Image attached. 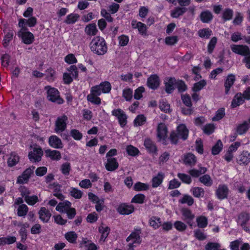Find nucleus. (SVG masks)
I'll use <instances>...</instances> for the list:
<instances>
[{"label":"nucleus","mask_w":250,"mask_h":250,"mask_svg":"<svg viewBox=\"0 0 250 250\" xmlns=\"http://www.w3.org/2000/svg\"><path fill=\"white\" fill-rule=\"evenodd\" d=\"M91 51L98 55H103L107 51V47L103 38L96 36L90 43Z\"/></svg>","instance_id":"obj_1"},{"label":"nucleus","mask_w":250,"mask_h":250,"mask_svg":"<svg viewBox=\"0 0 250 250\" xmlns=\"http://www.w3.org/2000/svg\"><path fill=\"white\" fill-rule=\"evenodd\" d=\"M176 133L172 131L170 133L169 139L172 144L176 145L179 138H181L183 140H186L188 137V130L184 124H181L177 127Z\"/></svg>","instance_id":"obj_2"},{"label":"nucleus","mask_w":250,"mask_h":250,"mask_svg":"<svg viewBox=\"0 0 250 250\" xmlns=\"http://www.w3.org/2000/svg\"><path fill=\"white\" fill-rule=\"evenodd\" d=\"M44 88L47 90V98L49 101L58 104L63 103V100L60 97L59 92L57 89L50 86H46Z\"/></svg>","instance_id":"obj_3"},{"label":"nucleus","mask_w":250,"mask_h":250,"mask_svg":"<svg viewBox=\"0 0 250 250\" xmlns=\"http://www.w3.org/2000/svg\"><path fill=\"white\" fill-rule=\"evenodd\" d=\"M157 136L159 141L162 142L164 145H167L166 138L167 137V128L164 123H160L158 125L157 128Z\"/></svg>","instance_id":"obj_4"},{"label":"nucleus","mask_w":250,"mask_h":250,"mask_svg":"<svg viewBox=\"0 0 250 250\" xmlns=\"http://www.w3.org/2000/svg\"><path fill=\"white\" fill-rule=\"evenodd\" d=\"M182 213V219L186 222L191 227L193 226V221L195 218V215L192 211L187 208H183L181 210Z\"/></svg>","instance_id":"obj_5"},{"label":"nucleus","mask_w":250,"mask_h":250,"mask_svg":"<svg viewBox=\"0 0 250 250\" xmlns=\"http://www.w3.org/2000/svg\"><path fill=\"white\" fill-rule=\"evenodd\" d=\"M230 48L231 50L236 54L245 57L250 55V50L247 45L232 44Z\"/></svg>","instance_id":"obj_6"},{"label":"nucleus","mask_w":250,"mask_h":250,"mask_svg":"<svg viewBox=\"0 0 250 250\" xmlns=\"http://www.w3.org/2000/svg\"><path fill=\"white\" fill-rule=\"evenodd\" d=\"M112 114L118 118L119 124L122 127L126 125L127 116L123 110L120 108L114 109L112 111Z\"/></svg>","instance_id":"obj_7"},{"label":"nucleus","mask_w":250,"mask_h":250,"mask_svg":"<svg viewBox=\"0 0 250 250\" xmlns=\"http://www.w3.org/2000/svg\"><path fill=\"white\" fill-rule=\"evenodd\" d=\"M34 167H29L25 169L22 174L17 178V183L24 184L27 183L31 175L33 173Z\"/></svg>","instance_id":"obj_8"},{"label":"nucleus","mask_w":250,"mask_h":250,"mask_svg":"<svg viewBox=\"0 0 250 250\" xmlns=\"http://www.w3.org/2000/svg\"><path fill=\"white\" fill-rule=\"evenodd\" d=\"M18 35L21 37L22 42L26 44H31L34 41V36L33 34L27 30L19 31L18 32Z\"/></svg>","instance_id":"obj_9"},{"label":"nucleus","mask_w":250,"mask_h":250,"mask_svg":"<svg viewBox=\"0 0 250 250\" xmlns=\"http://www.w3.org/2000/svg\"><path fill=\"white\" fill-rule=\"evenodd\" d=\"M229 189L228 186L222 184L219 185L216 190V195L220 200H223L228 198Z\"/></svg>","instance_id":"obj_10"},{"label":"nucleus","mask_w":250,"mask_h":250,"mask_svg":"<svg viewBox=\"0 0 250 250\" xmlns=\"http://www.w3.org/2000/svg\"><path fill=\"white\" fill-rule=\"evenodd\" d=\"M67 117L63 115L62 117H58L55 122V131L58 132H62L65 130L66 126V121Z\"/></svg>","instance_id":"obj_11"},{"label":"nucleus","mask_w":250,"mask_h":250,"mask_svg":"<svg viewBox=\"0 0 250 250\" xmlns=\"http://www.w3.org/2000/svg\"><path fill=\"white\" fill-rule=\"evenodd\" d=\"M42 155L43 151L41 147H35L33 151L29 152L28 157L31 161L34 162H39L41 160Z\"/></svg>","instance_id":"obj_12"},{"label":"nucleus","mask_w":250,"mask_h":250,"mask_svg":"<svg viewBox=\"0 0 250 250\" xmlns=\"http://www.w3.org/2000/svg\"><path fill=\"white\" fill-rule=\"evenodd\" d=\"M160 79L156 74L151 75L147 80V85L152 89H156L160 85Z\"/></svg>","instance_id":"obj_13"},{"label":"nucleus","mask_w":250,"mask_h":250,"mask_svg":"<svg viewBox=\"0 0 250 250\" xmlns=\"http://www.w3.org/2000/svg\"><path fill=\"white\" fill-rule=\"evenodd\" d=\"M119 164L116 158L110 157L107 159V162L105 164L106 169L109 171H113L118 168Z\"/></svg>","instance_id":"obj_14"},{"label":"nucleus","mask_w":250,"mask_h":250,"mask_svg":"<svg viewBox=\"0 0 250 250\" xmlns=\"http://www.w3.org/2000/svg\"><path fill=\"white\" fill-rule=\"evenodd\" d=\"M134 207L132 205H127L122 204L117 208L118 211L122 214L128 215L134 211Z\"/></svg>","instance_id":"obj_15"},{"label":"nucleus","mask_w":250,"mask_h":250,"mask_svg":"<svg viewBox=\"0 0 250 250\" xmlns=\"http://www.w3.org/2000/svg\"><path fill=\"white\" fill-rule=\"evenodd\" d=\"M237 162L240 165H247L250 162V153L248 151H243L239 155Z\"/></svg>","instance_id":"obj_16"},{"label":"nucleus","mask_w":250,"mask_h":250,"mask_svg":"<svg viewBox=\"0 0 250 250\" xmlns=\"http://www.w3.org/2000/svg\"><path fill=\"white\" fill-rule=\"evenodd\" d=\"M20 161L19 156L15 152H12L9 155L7 161L8 167H12L16 166Z\"/></svg>","instance_id":"obj_17"},{"label":"nucleus","mask_w":250,"mask_h":250,"mask_svg":"<svg viewBox=\"0 0 250 250\" xmlns=\"http://www.w3.org/2000/svg\"><path fill=\"white\" fill-rule=\"evenodd\" d=\"M39 214L40 219L44 223H47L51 216V214L48 209L44 207L41 208Z\"/></svg>","instance_id":"obj_18"},{"label":"nucleus","mask_w":250,"mask_h":250,"mask_svg":"<svg viewBox=\"0 0 250 250\" xmlns=\"http://www.w3.org/2000/svg\"><path fill=\"white\" fill-rule=\"evenodd\" d=\"M49 144L53 147L55 148H62L63 147L61 139L56 136H51L49 138Z\"/></svg>","instance_id":"obj_19"},{"label":"nucleus","mask_w":250,"mask_h":250,"mask_svg":"<svg viewBox=\"0 0 250 250\" xmlns=\"http://www.w3.org/2000/svg\"><path fill=\"white\" fill-rule=\"evenodd\" d=\"M235 81V77L234 75L230 74L227 76L224 84L226 94H228L230 87L233 85Z\"/></svg>","instance_id":"obj_20"},{"label":"nucleus","mask_w":250,"mask_h":250,"mask_svg":"<svg viewBox=\"0 0 250 250\" xmlns=\"http://www.w3.org/2000/svg\"><path fill=\"white\" fill-rule=\"evenodd\" d=\"M176 81L175 78H170L165 82V90L167 93L170 94L174 90V85H176Z\"/></svg>","instance_id":"obj_21"},{"label":"nucleus","mask_w":250,"mask_h":250,"mask_svg":"<svg viewBox=\"0 0 250 250\" xmlns=\"http://www.w3.org/2000/svg\"><path fill=\"white\" fill-rule=\"evenodd\" d=\"M244 97L241 93H237L234 97L231 102V106L232 108L236 107L244 102Z\"/></svg>","instance_id":"obj_22"},{"label":"nucleus","mask_w":250,"mask_h":250,"mask_svg":"<svg viewBox=\"0 0 250 250\" xmlns=\"http://www.w3.org/2000/svg\"><path fill=\"white\" fill-rule=\"evenodd\" d=\"M144 146L150 153H156L157 151L155 145L149 138H146L145 140Z\"/></svg>","instance_id":"obj_23"},{"label":"nucleus","mask_w":250,"mask_h":250,"mask_svg":"<svg viewBox=\"0 0 250 250\" xmlns=\"http://www.w3.org/2000/svg\"><path fill=\"white\" fill-rule=\"evenodd\" d=\"M184 162L186 165L193 166L196 163V158L194 155L189 153L185 155Z\"/></svg>","instance_id":"obj_24"},{"label":"nucleus","mask_w":250,"mask_h":250,"mask_svg":"<svg viewBox=\"0 0 250 250\" xmlns=\"http://www.w3.org/2000/svg\"><path fill=\"white\" fill-rule=\"evenodd\" d=\"M18 226L21 227L19 234L21 237V241L24 242L27 239L26 229L29 227V225L27 223L22 224L20 223L18 224Z\"/></svg>","instance_id":"obj_25"},{"label":"nucleus","mask_w":250,"mask_h":250,"mask_svg":"<svg viewBox=\"0 0 250 250\" xmlns=\"http://www.w3.org/2000/svg\"><path fill=\"white\" fill-rule=\"evenodd\" d=\"M250 219V214L246 212H242L238 216L237 223L240 225L246 224Z\"/></svg>","instance_id":"obj_26"},{"label":"nucleus","mask_w":250,"mask_h":250,"mask_svg":"<svg viewBox=\"0 0 250 250\" xmlns=\"http://www.w3.org/2000/svg\"><path fill=\"white\" fill-rule=\"evenodd\" d=\"M45 153L46 157H50L52 160H59L61 158V153L58 150L47 149L45 151Z\"/></svg>","instance_id":"obj_27"},{"label":"nucleus","mask_w":250,"mask_h":250,"mask_svg":"<svg viewBox=\"0 0 250 250\" xmlns=\"http://www.w3.org/2000/svg\"><path fill=\"white\" fill-rule=\"evenodd\" d=\"M71 206V203L68 201H65L63 202L59 203L57 206L56 209L61 212H65Z\"/></svg>","instance_id":"obj_28"},{"label":"nucleus","mask_w":250,"mask_h":250,"mask_svg":"<svg viewBox=\"0 0 250 250\" xmlns=\"http://www.w3.org/2000/svg\"><path fill=\"white\" fill-rule=\"evenodd\" d=\"M81 247L84 246L87 248V250H96L97 248L95 244L87 238H83L80 243Z\"/></svg>","instance_id":"obj_29"},{"label":"nucleus","mask_w":250,"mask_h":250,"mask_svg":"<svg viewBox=\"0 0 250 250\" xmlns=\"http://www.w3.org/2000/svg\"><path fill=\"white\" fill-rule=\"evenodd\" d=\"M140 233V231L132 232L126 238V241L129 242L130 240H131L133 243L140 244L141 243Z\"/></svg>","instance_id":"obj_30"},{"label":"nucleus","mask_w":250,"mask_h":250,"mask_svg":"<svg viewBox=\"0 0 250 250\" xmlns=\"http://www.w3.org/2000/svg\"><path fill=\"white\" fill-rule=\"evenodd\" d=\"M200 17L201 21L204 23L209 22L213 18L212 13L208 10L202 12L201 13Z\"/></svg>","instance_id":"obj_31"},{"label":"nucleus","mask_w":250,"mask_h":250,"mask_svg":"<svg viewBox=\"0 0 250 250\" xmlns=\"http://www.w3.org/2000/svg\"><path fill=\"white\" fill-rule=\"evenodd\" d=\"M98 31L95 23H91L87 25L85 28V32L87 35L95 36Z\"/></svg>","instance_id":"obj_32"},{"label":"nucleus","mask_w":250,"mask_h":250,"mask_svg":"<svg viewBox=\"0 0 250 250\" xmlns=\"http://www.w3.org/2000/svg\"><path fill=\"white\" fill-rule=\"evenodd\" d=\"M187 9L184 7H176L173 10L171 11V16L174 18H177L179 16L183 15L187 11Z\"/></svg>","instance_id":"obj_33"},{"label":"nucleus","mask_w":250,"mask_h":250,"mask_svg":"<svg viewBox=\"0 0 250 250\" xmlns=\"http://www.w3.org/2000/svg\"><path fill=\"white\" fill-rule=\"evenodd\" d=\"M163 178L164 174L162 172H159L156 176L152 179V186L153 188L158 187L162 183Z\"/></svg>","instance_id":"obj_34"},{"label":"nucleus","mask_w":250,"mask_h":250,"mask_svg":"<svg viewBox=\"0 0 250 250\" xmlns=\"http://www.w3.org/2000/svg\"><path fill=\"white\" fill-rule=\"evenodd\" d=\"M161 219L159 217L156 216L151 217L149 220V223L150 226L153 227L154 229H157L161 225Z\"/></svg>","instance_id":"obj_35"},{"label":"nucleus","mask_w":250,"mask_h":250,"mask_svg":"<svg viewBox=\"0 0 250 250\" xmlns=\"http://www.w3.org/2000/svg\"><path fill=\"white\" fill-rule=\"evenodd\" d=\"M14 35L13 30L9 29L6 33L3 40V46L6 47L8 46L9 42L12 40Z\"/></svg>","instance_id":"obj_36"},{"label":"nucleus","mask_w":250,"mask_h":250,"mask_svg":"<svg viewBox=\"0 0 250 250\" xmlns=\"http://www.w3.org/2000/svg\"><path fill=\"white\" fill-rule=\"evenodd\" d=\"M110 228L108 227H104L103 226H100L99 228V231L102 234L100 241L104 242L108 236V235L110 232Z\"/></svg>","instance_id":"obj_37"},{"label":"nucleus","mask_w":250,"mask_h":250,"mask_svg":"<svg viewBox=\"0 0 250 250\" xmlns=\"http://www.w3.org/2000/svg\"><path fill=\"white\" fill-rule=\"evenodd\" d=\"M249 128V125L247 122L245 121L243 124L239 125L237 127V132L239 135L245 133Z\"/></svg>","instance_id":"obj_38"},{"label":"nucleus","mask_w":250,"mask_h":250,"mask_svg":"<svg viewBox=\"0 0 250 250\" xmlns=\"http://www.w3.org/2000/svg\"><path fill=\"white\" fill-rule=\"evenodd\" d=\"M199 181L201 183L208 187H210L212 184V180L210 176L208 174H205L200 177Z\"/></svg>","instance_id":"obj_39"},{"label":"nucleus","mask_w":250,"mask_h":250,"mask_svg":"<svg viewBox=\"0 0 250 250\" xmlns=\"http://www.w3.org/2000/svg\"><path fill=\"white\" fill-rule=\"evenodd\" d=\"M77 234L74 231H69L65 233V238L71 243H75L77 239Z\"/></svg>","instance_id":"obj_40"},{"label":"nucleus","mask_w":250,"mask_h":250,"mask_svg":"<svg viewBox=\"0 0 250 250\" xmlns=\"http://www.w3.org/2000/svg\"><path fill=\"white\" fill-rule=\"evenodd\" d=\"M223 147V144L220 140L217 141L215 145L212 147L211 153L213 155H217L219 153Z\"/></svg>","instance_id":"obj_41"},{"label":"nucleus","mask_w":250,"mask_h":250,"mask_svg":"<svg viewBox=\"0 0 250 250\" xmlns=\"http://www.w3.org/2000/svg\"><path fill=\"white\" fill-rule=\"evenodd\" d=\"M79 18V15L76 14H71L66 17V18L64 21V22L68 24L74 23L78 20Z\"/></svg>","instance_id":"obj_42"},{"label":"nucleus","mask_w":250,"mask_h":250,"mask_svg":"<svg viewBox=\"0 0 250 250\" xmlns=\"http://www.w3.org/2000/svg\"><path fill=\"white\" fill-rule=\"evenodd\" d=\"M146 122V118L143 114L138 115L134 121V125L136 126H141Z\"/></svg>","instance_id":"obj_43"},{"label":"nucleus","mask_w":250,"mask_h":250,"mask_svg":"<svg viewBox=\"0 0 250 250\" xmlns=\"http://www.w3.org/2000/svg\"><path fill=\"white\" fill-rule=\"evenodd\" d=\"M206 84L207 83L205 80H201L194 83L192 89L194 92H196L202 89Z\"/></svg>","instance_id":"obj_44"},{"label":"nucleus","mask_w":250,"mask_h":250,"mask_svg":"<svg viewBox=\"0 0 250 250\" xmlns=\"http://www.w3.org/2000/svg\"><path fill=\"white\" fill-rule=\"evenodd\" d=\"M196 221L197 222L198 226L200 228H204L208 225V219L204 216H201L197 217Z\"/></svg>","instance_id":"obj_45"},{"label":"nucleus","mask_w":250,"mask_h":250,"mask_svg":"<svg viewBox=\"0 0 250 250\" xmlns=\"http://www.w3.org/2000/svg\"><path fill=\"white\" fill-rule=\"evenodd\" d=\"M212 31L208 28H204L198 31L199 36L202 38L208 39L211 36Z\"/></svg>","instance_id":"obj_46"},{"label":"nucleus","mask_w":250,"mask_h":250,"mask_svg":"<svg viewBox=\"0 0 250 250\" xmlns=\"http://www.w3.org/2000/svg\"><path fill=\"white\" fill-rule=\"evenodd\" d=\"M28 211L27 206L25 204H22L19 206L18 208V215L19 216H25Z\"/></svg>","instance_id":"obj_47"},{"label":"nucleus","mask_w":250,"mask_h":250,"mask_svg":"<svg viewBox=\"0 0 250 250\" xmlns=\"http://www.w3.org/2000/svg\"><path fill=\"white\" fill-rule=\"evenodd\" d=\"M61 170L64 175H68L71 170L70 164L68 162L62 164L61 167Z\"/></svg>","instance_id":"obj_48"},{"label":"nucleus","mask_w":250,"mask_h":250,"mask_svg":"<svg viewBox=\"0 0 250 250\" xmlns=\"http://www.w3.org/2000/svg\"><path fill=\"white\" fill-rule=\"evenodd\" d=\"M176 87L179 92H183L187 89V86L182 80L176 81Z\"/></svg>","instance_id":"obj_49"},{"label":"nucleus","mask_w":250,"mask_h":250,"mask_svg":"<svg viewBox=\"0 0 250 250\" xmlns=\"http://www.w3.org/2000/svg\"><path fill=\"white\" fill-rule=\"evenodd\" d=\"M175 228L180 232L184 231L187 228V226L183 222L177 221L174 223Z\"/></svg>","instance_id":"obj_50"},{"label":"nucleus","mask_w":250,"mask_h":250,"mask_svg":"<svg viewBox=\"0 0 250 250\" xmlns=\"http://www.w3.org/2000/svg\"><path fill=\"white\" fill-rule=\"evenodd\" d=\"M70 194L71 196L76 199H80L83 195V192L76 188H71L70 190Z\"/></svg>","instance_id":"obj_51"},{"label":"nucleus","mask_w":250,"mask_h":250,"mask_svg":"<svg viewBox=\"0 0 250 250\" xmlns=\"http://www.w3.org/2000/svg\"><path fill=\"white\" fill-rule=\"evenodd\" d=\"M134 189L136 191L146 190L148 189V186L144 183L137 182L134 185Z\"/></svg>","instance_id":"obj_52"},{"label":"nucleus","mask_w":250,"mask_h":250,"mask_svg":"<svg viewBox=\"0 0 250 250\" xmlns=\"http://www.w3.org/2000/svg\"><path fill=\"white\" fill-rule=\"evenodd\" d=\"M193 195L197 198L203 197L204 195V189L202 188L195 187L192 189Z\"/></svg>","instance_id":"obj_53"},{"label":"nucleus","mask_w":250,"mask_h":250,"mask_svg":"<svg viewBox=\"0 0 250 250\" xmlns=\"http://www.w3.org/2000/svg\"><path fill=\"white\" fill-rule=\"evenodd\" d=\"M179 201L182 204L187 203L188 206H191L194 203L193 198L187 195H184L182 199L180 200Z\"/></svg>","instance_id":"obj_54"},{"label":"nucleus","mask_w":250,"mask_h":250,"mask_svg":"<svg viewBox=\"0 0 250 250\" xmlns=\"http://www.w3.org/2000/svg\"><path fill=\"white\" fill-rule=\"evenodd\" d=\"M103 93H108L110 92L111 86L110 83L108 82H105L99 85Z\"/></svg>","instance_id":"obj_55"},{"label":"nucleus","mask_w":250,"mask_h":250,"mask_svg":"<svg viewBox=\"0 0 250 250\" xmlns=\"http://www.w3.org/2000/svg\"><path fill=\"white\" fill-rule=\"evenodd\" d=\"M179 179L184 183L189 184L191 182V179L190 176L184 174L178 173L177 175Z\"/></svg>","instance_id":"obj_56"},{"label":"nucleus","mask_w":250,"mask_h":250,"mask_svg":"<svg viewBox=\"0 0 250 250\" xmlns=\"http://www.w3.org/2000/svg\"><path fill=\"white\" fill-rule=\"evenodd\" d=\"M145 198V196L143 194H138L134 196L131 200V202L142 204Z\"/></svg>","instance_id":"obj_57"},{"label":"nucleus","mask_w":250,"mask_h":250,"mask_svg":"<svg viewBox=\"0 0 250 250\" xmlns=\"http://www.w3.org/2000/svg\"><path fill=\"white\" fill-rule=\"evenodd\" d=\"M25 202L29 205H34L38 201V198L36 195L32 196H28L25 197Z\"/></svg>","instance_id":"obj_58"},{"label":"nucleus","mask_w":250,"mask_h":250,"mask_svg":"<svg viewBox=\"0 0 250 250\" xmlns=\"http://www.w3.org/2000/svg\"><path fill=\"white\" fill-rule=\"evenodd\" d=\"M87 99L89 102L94 104H99L101 103L100 98L92 94L88 95L87 97Z\"/></svg>","instance_id":"obj_59"},{"label":"nucleus","mask_w":250,"mask_h":250,"mask_svg":"<svg viewBox=\"0 0 250 250\" xmlns=\"http://www.w3.org/2000/svg\"><path fill=\"white\" fill-rule=\"evenodd\" d=\"M225 115V110L224 108H222L218 109L216 113V115L214 117L212 118V120L213 121H219Z\"/></svg>","instance_id":"obj_60"},{"label":"nucleus","mask_w":250,"mask_h":250,"mask_svg":"<svg viewBox=\"0 0 250 250\" xmlns=\"http://www.w3.org/2000/svg\"><path fill=\"white\" fill-rule=\"evenodd\" d=\"M220 247L218 243L209 242L205 246L206 250H217Z\"/></svg>","instance_id":"obj_61"},{"label":"nucleus","mask_w":250,"mask_h":250,"mask_svg":"<svg viewBox=\"0 0 250 250\" xmlns=\"http://www.w3.org/2000/svg\"><path fill=\"white\" fill-rule=\"evenodd\" d=\"M181 100L187 106H191L192 104L190 96L188 94L181 95Z\"/></svg>","instance_id":"obj_62"},{"label":"nucleus","mask_w":250,"mask_h":250,"mask_svg":"<svg viewBox=\"0 0 250 250\" xmlns=\"http://www.w3.org/2000/svg\"><path fill=\"white\" fill-rule=\"evenodd\" d=\"M233 16V11L230 9H226L223 14V18L224 21L230 20Z\"/></svg>","instance_id":"obj_63"},{"label":"nucleus","mask_w":250,"mask_h":250,"mask_svg":"<svg viewBox=\"0 0 250 250\" xmlns=\"http://www.w3.org/2000/svg\"><path fill=\"white\" fill-rule=\"evenodd\" d=\"M126 149L128 154L131 156H135L139 152L138 149L131 145L127 146Z\"/></svg>","instance_id":"obj_64"}]
</instances>
